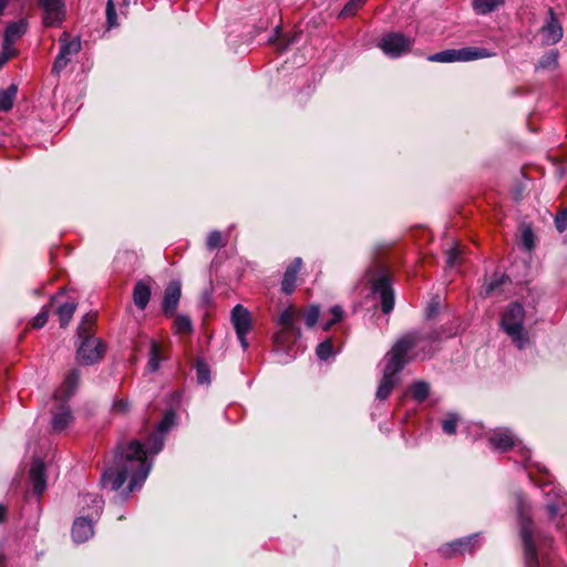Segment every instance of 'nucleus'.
<instances>
[{"label": "nucleus", "mask_w": 567, "mask_h": 567, "mask_svg": "<svg viewBox=\"0 0 567 567\" xmlns=\"http://www.w3.org/2000/svg\"><path fill=\"white\" fill-rule=\"evenodd\" d=\"M174 422L175 412L167 411L157 424L156 431L148 437L146 444H142L138 440H133L126 444L118 445L113 464L102 473V486L110 487L112 491H118L125 481L130 478V492L141 488L152 467V462L148 461V457L162 451L164 435L171 430Z\"/></svg>", "instance_id": "obj_1"}, {"label": "nucleus", "mask_w": 567, "mask_h": 567, "mask_svg": "<svg viewBox=\"0 0 567 567\" xmlns=\"http://www.w3.org/2000/svg\"><path fill=\"white\" fill-rule=\"evenodd\" d=\"M437 339L439 336L434 332L421 333L417 331L409 332L401 337L385 357L386 363L383 377L377 390V398L379 400H385L389 398L396 383V374L408 363V354L410 352L417 348L425 351L426 346Z\"/></svg>", "instance_id": "obj_2"}, {"label": "nucleus", "mask_w": 567, "mask_h": 567, "mask_svg": "<svg viewBox=\"0 0 567 567\" xmlns=\"http://www.w3.org/2000/svg\"><path fill=\"white\" fill-rule=\"evenodd\" d=\"M529 509L523 495H517L519 534L524 546L525 565L526 567H550L546 547L551 544L553 539L548 537L543 540L535 539Z\"/></svg>", "instance_id": "obj_3"}, {"label": "nucleus", "mask_w": 567, "mask_h": 567, "mask_svg": "<svg viewBox=\"0 0 567 567\" xmlns=\"http://www.w3.org/2000/svg\"><path fill=\"white\" fill-rule=\"evenodd\" d=\"M96 321V312L86 313L78 327V337L80 340L76 359L83 365H91L100 361L105 351L106 346L94 337V324Z\"/></svg>", "instance_id": "obj_4"}, {"label": "nucleus", "mask_w": 567, "mask_h": 567, "mask_svg": "<svg viewBox=\"0 0 567 567\" xmlns=\"http://www.w3.org/2000/svg\"><path fill=\"white\" fill-rule=\"evenodd\" d=\"M80 381V373L76 369L70 371L63 383L55 390L53 400L55 406L52 410V429L54 432H62L72 422L73 416L66 401L74 394Z\"/></svg>", "instance_id": "obj_5"}, {"label": "nucleus", "mask_w": 567, "mask_h": 567, "mask_svg": "<svg viewBox=\"0 0 567 567\" xmlns=\"http://www.w3.org/2000/svg\"><path fill=\"white\" fill-rule=\"evenodd\" d=\"M525 310L518 302L508 305L502 315L501 326L518 349H524L529 342L524 329Z\"/></svg>", "instance_id": "obj_6"}, {"label": "nucleus", "mask_w": 567, "mask_h": 567, "mask_svg": "<svg viewBox=\"0 0 567 567\" xmlns=\"http://www.w3.org/2000/svg\"><path fill=\"white\" fill-rule=\"evenodd\" d=\"M544 487L548 488L544 494L549 520L558 530L567 534V494L549 483L544 484Z\"/></svg>", "instance_id": "obj_7"}, {"label": "nucleus", "mask_w": 567, "mask_h": 567, "mask_svg": "<svg viewBox=\"0 0 567 567\" xmlns=\"http://www.w3.org/2000/svg\"><path fill=\"white\" fill-rule=\"evenodd\" d=\"M489 444L493 449L505 452L509 449H515L519 454V462L524 467L530 466V451L518 441L508 429H496L489 435Z\"/></svg>", "instance_id": "obj_8"}, {"label": "nucleus", "mask_w": 567, "mask_h": 567, "mask_svg": "<svg viewBox=\"0 0 567 567\" xmlns=\"http://www.w3.org/2000/svg\"><path fill=\"white\" fill-rule=\"evenodd\" d=\"M494 53L484 48L464 47L460 49H447L434 53L427 58L431 62L453 63V62H468L484 58H491Z\"/></svg>", "instance_id": "obj_9"}, {"label": "nucleus", "mask_w": 567, "mask_h": 567, "mask_svg": "<svg viewBox=\"0 0 567 567\" xmlns=\"http://www.w3.org/2000/svg\"><path fill=\"white\" fill-rule=\"evenodd\" d=\"M413 43L414 40L409 35L401 32H388L380 38L378 48H380L386 56L396 59L408 53Z\"/></svg>", "instance_id": "obj_10"}, {"label": "nucleus", "mask_w": 567, "mask_h": 567, "mask_svg": "<svg viewBox=\"0 0 567 567\" xmlns=\"http://www.w3.org/2000/svg\"><path fill=\"white\" fill-rule=\"evenodd\" d=\"M230 320L241 348L247 350L249 347L247 334L251 331L252 328V319L250 312L244 306L236 305L231 310Z\"/></svg>", "instance_id": "obj_11"}, {"label": "nucleus", "mask_w": 567, "mask_h": 567, "mask_svg": "<svg viewBox=\"0 0 567 567\" xmlns=\"http://www.w3.org/2000/svg\"><path fill=\"white\" fill-rule=\"evenodd\" d=\"M372 291L381 298V308L384 313H390L394 307V291L390 276L384 268L380 269L378 278L372 280Z\"/></svg>", "instance_id": "obj_12"}, {"label": "nucleus", "mask_w": 567, "mask_h": 567, "mask_svg": "<svg viewBox=\"0 0 567 567\" xmlns=\"http://www.w3.org/2000/svg\"><path fill=\"white\" fill-rule=\"evenodd\" d=\"M38 4L42 10V22L45 27H60L65 20L64 0H38Z\"/></svg>", "instance_id": "obj_13"}, {"label": "nucleus", "mask_w": 567, "mask_h": 567, "mask_svg": "<svg viewBox=\"0 0 567 567\" xmlns=\"http://www.w3.org/2000/svg\"><path fill=\"white\" fill-rule=\"evenodd\" d=\"M297 310L293 307L285 309L278 320L281 329L277 332V339L282 341L287 333H292L293 339L298 340L301 337L300 329L296 326Z\"/></svg>", "instance_id": "obj_14"}, {"label": "nucleus", "mask_w": 567, "mask_h": 567, "mask_svg": "<svg viewBox=\"0 0 567 567\" xmlns=\"http://www.w3.org/2000/svg\"><path fill=\"white\" fill-rule=\"evenodd\" d=\"M181 295L182 286L178 280L171 281L165 288L162 309L166 317H173L175 315Z\"/></svg>", "instance_id": "obj_15"}, {"label": "nucleus", "mask_w": 567, "mask_h": 567, "mask_svg": "<svg viewBox=\"0 0 567 567\" xmlns=\"http://www.w3.org/2000/svg\"><path fill=\"white\" fill-rule=\"evenodd\" d=\"M29 478L33 493L38 496L42 495L47 488L45 467L42 460H33L29 471Z\"/></svg>", "instance_id": "obj_16"}, {"label": "nucleus", "mask_w": 567, "mask_h": 567, "mask_svg": "<svg viewBox=\"0 0 567 567\" xmlns=\"http://www.w3.org/2000/svg\"><path fill=\"white\" fill-rule=\"evenodd\" d=\"M548 13L549 18L542 27L540 32L546 44H555L563 38V27L555 18V13L551 8H549Z\"/></svg>", "instance_id": "obj_17"}, {"label": "nucleus", "mask_w": 567, "mask_h": 567, "mask_svg": "<svg viewBox=\"0 0 567 567\" xmlns=\"http://www.w3.org/2000/svg\"><path fill=\"white\" fill-rule=\"evenodd\" d=\"M477 535L467 536L464 538H460L454 540L446 546L440 548V553L442 556L449 557L455 554H464L466 551L471 553L474 548V543L476 542Z\"/></svg>", "instance_id": "obj_18"}, {"label": "nucleus", "mask_w": 567, "mask_h": 567, "mask_svg": "<svg viewBox=\"0 0 567 567\" xmlns=\"http://www.w3.org/2000/svg\"><path fill=\"white\" fill-rule=\"evenodd\" d=\"M94 534L93 520L85 517H79L74 520L72 527V537L75 543H84Z\"/></svg>", "instance_id": "obj_19"}, {"label": "nucleus", "mask_w": 567, "mask_h": 567, "mask_svg": "<svg viewBox=\"0 0 567 567\" xmlns=\"http://www.w3.org/2000/svg\"><path fill=\"white\" fill-rule=\"evenodd\" d=\"M301 266H302V259L300 257H297L287 267V269L284 274L282 281H281V290L285 293L289 295L295 290L297 276L301 269Z\"/></svg>", "instance_id": "obj_20"}, {"label": "nucleus", "mask_w": 567, "mask_h": 567, "mask_svg": "<svg viewBox=\"0 0 567 567\" xmlns=\"http://www.w3.org/2000/svg\"><path fill=\"white\" fill-rule=\"evenodd\" d=\"M27 29L28 21L25 19L11 22L6 29L3 42L13 45L27 32Z\"/></svg>", "instance_id": "obj_21"}, {"label": "nucleus", "mask_w": 567, "mask_h": 567, "mask_svg": "<svg viewBox=\"0 0 567 567\" xmlns=\"http://www.w3.org/2000/svg\"><path fill=\"white\" fill-rule=\"evenodd\" d=\"M151 299V287L144 281H137L133 289V300L135 306L144 310Z\"/></svg>", "instance_id": "obj_22"}, {"label": "nucleus", "mask_w": 567, "mask_h": 567, "mask_svg": "<svg viewBox=\"0 0 567 567\" xmlns=\"http://www.w3.org/2000/svg\"><path fill=\"white\" fill-rule=\"evenodd\" d=\"M81 50V42L79 39L69 40V34L64 32L60 38V52L59 54L70 58Z\"/></svg>", "instance_id": "obj_23"}, {"label": "nucleus", "mask_w": 567, "mask_h": 567, "mask_svg": "<svg viewBox=\"0 0 567 567\" xmlns=\"http://www.w3.org/2000/svg\"><path fill=\"white\" fill-rule=\"evenodd\" d=\"M162 357V346L156 340H152L150 344V358L147 362V369L151 372H155L159 369Z\"/></svg>", "instance_id": "obj_24"}, {"label": "nucleus", "mask_w": 567, "mask_h": 567, "mask_svg": "<svg viewBox=\"0 0 567 567\" xmlns=\"http://www.w3.org/2000/svg\"><path fill=\"white\" fill-rule=\"evenodd\" d=\"M18 94V86L10 84L6 90L0 92V111L8 112L12 109Z\"/></svg>", "instance_id": "obj_25"}, {"label": "nucleus", "mask_w": 567, "mask_h": 567, "mask_svg": "<svg viewBox=\"0 0 567 567\" xmlns=\"http://www.w3.org/2000/svg\"><path fill=\"white\" fill-rule=\"evenodd\" d=\"M504 3V0H473V9L476 14L486 16L495 11Z\"/></svg>", "instance_id": "obj_26"}, {"label": "nucleus", "mask_w": 567, "mask_h": 567, "mask_svg": "<svg viewBox=\"0 0 567 567\" xmlns=\"http://www.w3.org/2000/svg\"><path fill=\"white\" fill-rule=\"evenodd\" d=\"M76 309V303L74 302H65L59 306L56 313L59 316L60 326L62 328L66 327L72 319L74 311Z\"/></svg>", "instance_id": "obj_27"}, {"label": "nucleus", "mask_w": 567, "mask_h": 567, "mask_svg": "<svg viewBox=\"0 0 567 567\" xmlns=\"http://www.w3.org/2000/svg\"><path fill=\"white\" fill-rule=\"evenodd\" d=\"M409 391L413 400L423 402L430 393V385L424 381H416L410 386Z\"/></svg>", "instance_id": "obj_28"}, {"label": "nucleus", "mask_w": 567, "mask_h": 567, "mask_svg": "<svg viewBox=\"0 0 567 567\" xmlns=\"http://www.w3.org/2000/svg\"><path fill=\"white\" fill-rule=\"evenodd\" d=\"M174 332L177 334H189L193 331V322L186 315H178L174 320Z\"/></svg>", "instance_id": "obj_29"}, {"label": "nucleus", "mask_w": 567, "mask_h": 567, "mask_svg": "<svg viewBox=\"0 0 567 567\" xmlns=\"http://www.w3.org/2000/svg\"><path fill=\"white\" fill-rule=\"evenodd\" d=\"M80 504L82 505H92L95 509V516L99 517L101 515L103 508V499L94 494H84L80 496Z\"/></svg>", "instance_id": "obj_30"}, {"label": "nucleus", "mask_w": 567, "mask_h": 567, "mask_svg": "<svg viewBox=\"0 0 567 567\" xmlns=\"http://www.w3.org/2000/svg\"><path fill=\"white\" fill-rule=\"evenodd\" d=\"M296 342H297V340L293 339V334L292 333H287L284 337L282 341H280V342L277 339V333L274 337V343H275V347H276L277 351H282V352L289 353V352L292 351L293 346H295Z\"/></svg>", "instance_id": "obj_31"}, {"label": "nucleus", "mask_w": 567, "mask_h": 567, "mask_svg": "<svg viewBox=\"0 0 567 567\" xmlns=\"http://www.w3.org/2000/svg\"><path fill=\"white\" fill-rule=\"evenodd\" d=\"M226 244H227V240L224 239L221 233L218 230H214V231L209 233V235L207 236L206 245H207V248L210 250L224 247Z\"/></svg>", "instance_id": "obj_32"}, {"label": "nucleus", "mask_w": 567, "mask_h": 567, "mask_svg": "<svg viewBox=\"0 0 567 567\" xmlns=\"http://www.w3.org/2000/svg\"><path fill=\"white\" fill-rule=\"evenodd\" d=\"M196 373H197V381L199 384H208L209 383L210 371L205 362L197 361Z\"/></svg>", "instance_id": "obj_33"}, {"label": "nucleus", "mask_w": 567, "mask_h": 567, "mask_svg": "<svg viewBox=\"0 0 567 567\" xmlns=\"http://www.w3.org/2000/svg\"><path fill=\"white\" fill-rule=\"evenodd\" d=\"M316 353L320 360H327L333 353L332 343L329 339L318 344Z\"/></svg>", "instance_id": "obj_34"}, {"label": "nucleus", "mask_w": 567, "mask_h": 567, "mask_svg": "<svg viewBox=\"0 0 567 567\" xmlns=\"http://www.w3.org/2000/svg\"><path fill=\"white\" fill-rule=\"evenodd\" d=\"M319 315H320V309L318 306H310L308 309H306V311L303 312V319H305V323L308 326V327H313L316 324V322L318 321V318H319Z\"/></svg>", "instance_id": "obj_35"}, {"label": "nucleus", "mask_w": 567, "mask_h": 567, "mask_svg": "<svg viewBox=\"0 0 567 567\" xmlns=\"http://www.w3.org/2000/svg\"><path fill=\"white\" fill-rule=\"evenodd\" d=\"M367 0H349L342 9L340 16L349 17L353 16L360 8L364 6Z\"/></svg>", "instance_id": "obj_36"}, {"label": "nucleus", "mask_w": 567, "mask_h": 567, "mask_svg": "<svg viewBox=\"0 0 567 567\" xmlns=\"http://www.w3.org/2000/svg\"><path fill=\"white\" fill-rule=\"evenodd\" d=\"M507 280V277L503 274H495L494 278L486 285L485 293L487 296L497 291L498 287Z\"/></svg>", "instance_id": "obj_37"}, {"label": "nucleus", "mask_w": 567, "mask_h": 567, "mask_svg": "<svg viewBox=\"0 0 567 567\" xmlns=\"http://www.w3.org/2000/svg\"><path fill=\"white\" fill-rule=\"evenodd\" d=\"M332 318L324 322L323 330L328 331L334 323L339 322L343 318V310L340 306H334L330 309Z\"/></svg>", "instance_id": "obj_38"}, {"label": "nucleus", "mask_w": 567, "mask_h": 567, "mask_svg": "<svg viewBox=\"0 0 567 567\" xmlns=\"http://www.w3.org/2000/svg\"><path fill=\"white\" fill-rule=\"evenodd\" d=\"M558 63V54L556 51H550L544 55L538 62V66L543 69L555 68Z\"/></svg>", "instance_id": "obj_39"}, {"label": "nucleus", "mask_w": 567, "mask_h": 567, "mask_svg": "<svg viewBox=\"0 0 567 567\" xmlns=\"http://www.w3.org/2000/svg\"><path fill=\"white\" fill-rule=\"evenodd\" d=\"M462 249L458 244H455L447 250L446 262L450 267H453L460 262Z\"/></svg>", "instance_id": "obj_40"}, {"label": "nucleus", "mask_w": 567, "mask_h": 567, "mask_svg": "<svg viewBox=\"0 0 567 567\" xmlns=\"http://www.w3.org/2000/svg\"><path fill=\"white\" fill-rule=\"evenodd\" d=\"M457 421H458L457 415L450 413L447 415V417L443 421V424H442L443 431L450 435L455 434Z\"/></svg>", "instance_id": "obj_41"}, {"label": "nucleus", "mask_w": 567, "mask_h": 567, "mask_svg": "<svg viewBox=\"0 0 567 567\" xmlns=\"http://www.w3.org/2000/svg\"><path fill=\"white\" fill-rule=\"evenodd\" d=\"M106 21L109 28H113L117 25L116 21V10L113 0H107L106 2Z\"/></svg>", "instance_id": "obj_42"}, {"label": "nucleus", "mask_w": 567, "mask_h": 567, "mask_svg": "<svg viewBox=\"0 0 567 567\" xmlns=\"http://www.w3.org/2000/svg\"><path fill=\"white\" fill-rule=\"evenodd\" d=\"M49 318V307L44 306L42 310L33 318L32 327L33 328H42Z\"/></svg>", "instance_id": "obj_43"}, {"label": "nucleus", "mask_w": 567, "mask_h": 567, "mask_svg": "<svg viewBox=\"0 0 567 567\" xmlns=\"http://www.w3.org/2000/svg\"><path fill=\"white\" fill-rule=\"evenodd\" d=\"M16 55V50L13 45L3 42L2 43V52L0 54V66L7 63L12 56Z\"/></svg>", "instance_id": "obj_44"}, {"label": "nucleus", "mask_w": 567, "mask_h": 567, "mask_svg": "<svg viewBox=\"0 0 567 567\" xmlns=\"http://www.w3.org/2000/svg\"><path fill=\"white\" fill-rule=\"evenodd\" d=\"M555 226L559 233H563L567 228V208L559 212L555 217Z\"/></svg>", "instance_id": "obj_45"}, {"label": "nucleus", "mask_w": 567, "mask_h": 567, "mask_svg": "<svg viewBox=\"0 0 567 567\" xmlns=\"http://www.w3.org/2000/svg\"><path fill=\"white\" fill-rule=\"evenodd\" d=\"M114 413L125 414L130 410V403L125 399H115L112 405Z\"/></svg>", "instance_id": "obj_46"}, {"label": "nucleus", "mask_w": 567, "mask_h": 567, "mask_svg": "<svg viewBox=\"0 0 567 567\" xmlns=\"http://www.w3.org/2000/svg\"><path fill=\"white\" fill-rule=\"evenodd\" d=\"M70 62V58L58 54L52 66V72L59 74Z\"/></svg>", "instance_id": "obj_47"}, {"label": "nucleus", "mask_w": 567, "mask_h": 567, "mask_svg": "<svg viewBox=\"0 0 567 567\" xmlns=\"http://www.w3.org/2000/svg\"><path fill=\"white\" fill-rule=\"evenodd\" d=\"M533 233L530 229H525L522 235V241L523 245L527 250H530L533 248L534 241H533Z\"/></svg>", "instance_id": "obj_48"}, {"label": "nucleus", "mask_w": 567, "mask_h": 567, "mask_svg": "<svg viewBox=\"0 0 567 567\" xmlns=\"http://www.w3.org/2000/svg\"><path fill=\"white\" fill-rule=\"evenodd\" d=\"M439 309V301H432L427 307V318L433 317Z\"/></svg>", "instance_id": "obj_49"}, {"label": "nucleus", "mask_w": 567, "mask_h": 567, "mask_svg": "<svg viewBox=\"0 0 567 567\" xmlns=\"http://www.w3.org/2000/svg\"><path fill=\"white\" fill-rule=\"evenodd\" d=\"M7 516V508L3 505H0V523L4 522Z\"/></svg>", "instance_id": "obj_50"}, {"label": "nucleus", "mask_w": 567, "mask_h": 567, "mask_svg": "<svg viewBox=\"0 0 567 567\" xmlns=\"http://www.w3.org/2000/svg\"><path fill=\"white\" fill-rule=\"evenodd\" d=\"M9 0H0V14L3 12Z\"/></svg>", "instance_id": "obj_51"}, {"label": "nucleus", "mask_w": 567, "mask_h": 567, "mask_svg": "<svg viewBox=\"0 0 567 567\" xmlns=\"http://www.w3.org/2000/svg\"><path fill=\"white\" fill-rule=\"evenodd\" d=\"M4 559H6L4 554L2 551H0V567L3 566Z\"/></svg>", "instance_id": "obj_52"}]
</instances>
